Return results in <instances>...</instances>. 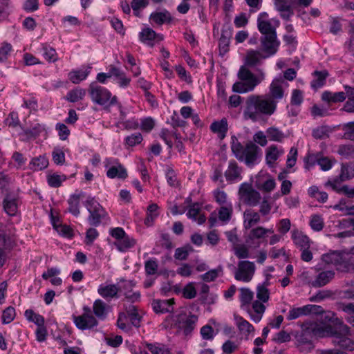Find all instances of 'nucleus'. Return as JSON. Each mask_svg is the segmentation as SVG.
Instances as JSON below:
<instances>
[{
	"instance_id": "35",
	"label": "nucleus",
	"mask_w": 354,
	"mask_h": 354,
	"mask_svg": "<svg viewBox=\"0 0 354 354\" xmlns=\"http://www.w3.org/2000/svg\"><path fill=\"white\" fill-rule=\"evenodd\" d=\"M234 319L236 325L241 333L245 335H249L254 331V326L242 317L235 316Z\"/></svg>"
},
{
	"instance_id": "18",
	"label": "nucleus",
	"mask_w": 354,
	"mask_h": 354,
	"mask_svg": "<svg viewBox=\"0 0 354 354\" xmlns=\"http://www.w3.org/2000/svg\"><path fill=\"white\" fill-rule=\"evenodd\" d=\"M242 167H239L236 161L230 160L224 175L229 183H236L242 180Z\"/></svg>"
},
{
	"instance_id": "42",
	"label": "nucleus",
	"mask_w": 354,
	"mask_h": 354,
	"mask_svg": "<svg viewBox=\"0 0 354 354\" xmlns=\"http://www.w3.org/2000/svg\"><path fill=\"white\" fill-rule=\"evenodd\" d=\"M268 54L262 56L260 52L251 50L247 53L245 63L249 66H254L258 64L262 58H267Z\"/></svg>"
},
{
	"instance_id": "55",
	"label": "nucleus",
	"mask_w": 354,
	"mask_h": 354,
	"mask_svg": "<svg viewBox=\"0 0 354 354\" xmlns=\"http://www.w3.org/2000/svg\"><path fill=\"white\" fill-rule=\"evenodd\" d=\"M304 315H308L306 305L301 307L291 308L287 315V319L293 320Z\"/></svg>"
},
{
	"instance_id": "15",
	"label": "nucleus",
	"mask_w": 354,
	"mask_h": 354,
	"mask_svg": "<svg viewBox=\"0 0 354 354\" xmlns=\"http://www.w3.org/2000/svg\"><path fill=\"white\" fill-rule=\"evenodd\" d=\"M5 212L9 216H15L18 212V207L21 204L19 189L12 192L6 196L2 201Z\"/></svg>"
},
{
	"instance_id": "49",
	"label": "nucleus",
	"mask_w": 354,
	"mask_h": 354,
	"mask_svg": "<svg viewBox=\"0 0 354 354\" xmlns=\"http://www.w3.org/2000/svg\"><path fill=\"white\" fill-rule=\"evenodd\" d=\"M143 138L140 133L136 132L131 133L124 138V143L128 147H133L142 141Z\"/></svg>"
},
{
	"instance_id": "37",
	"label": "nucleus",
	"mask_w": 354,
	"mask_h": 354,
	"mask_svg": "<svg viewBox=\"0 0 354 354\" xmlns=\"http://www.w3.org/2000/svg\"><path fill=\"white\" fill-rule=\"evenodd\" d=\"M322 100L328 103L342 102L346 99V93L343 91L332 93L330 91H324L322 95Z\"/></svg>"
},
{
	"instance_id": "45",
	"label": "nucleus",
	"mask_w": 354,
	"mask_h": 354,
	"mask_svg": "<svg viewBox=\"0 0 354 354\" xmlns=\"http://www.w3.org/2000/svg\"><path fill=\"white\" fill-rule=\"evenodd\" d=\"M149 4V0H132L131 7L133 15L137 17H141L142 10L145 9Z\"/></svg>"
},
{
	"instance_id": "9",
	"label": "nucleus",
	"mask_w": 354,
	"mask_h": 354,
	"mask_svg": "<svg viewBox=\"0 0 354 354\" xmlns=\"http://www.w3.org/2000/svg\"><path fill=\"white\" fill-rule=\"evenodd\" d=\"M305 333L316 337H334L337 335L338 325L332 326L330 324L319 323L317 322H306L302 325Z\"/></svg>"
},
{
	"instance_id": "26",
	"label": "nucleus",
	"mask_w": 354,
	"mask_h": 354,
	"mask_svg": "<svg viewBox=\"0 0 354 354\" xmlns=\"http://www.w3.org/2000/svg\"><path fill=\"white\" fill-rule=\"evenodd\" d=\"M284 153V149L282 147L272 145L268 147L266 151V162L269 165H272L275 161Z\"/></svg>"
},
{
	"instance_id": "39",
	"label": "nucleus",
	"mask_w": 354,
	"mask_h": 354,
	"mask_svg": "<svg viewBox=\"0 0 354 354\" xmlns=\"http://www.w3.org/2000/svg\"><path fill=\"white\" fill-rule=\"evenodd\" d=\"M48 165V160L44 156H39L33 158L29 164L30 169L34 171H41L46 168Z\"/></svg>"
},
{
	"instance_id": "1",
	"label": "nucleus",
	"mask_w": 354,
	"mask_h": 354,
	"mask_svg": "<svg viewBox=\"0 0 354 354\" xmlns=\"http://www.w3.org/2000/svg\"><path fill=\"white\" fill-rule=\"evenodd\" d=\"M287 86L285 80L279 77L272 80L268 93L248 95L243 106V119L252 122L266 121L277 111L278 103L283 98Z\"/></svg>"
},
{
	"instance_id": "61",
	"label": "nucleus",
	"mask_w": 354,
	"mask_h": 354,
	"mask_svg": "<svg viewBox=\"0 0 354 354\" xmlns=\"http://www.w3.org/2000/svg\"><path fill=\"white\" fill-rule=\"evenodd\" d=\"M332 292L328 290H319L315 295L310 297L309 300L312 302H320L324 299L331 297Z\"/></svg>"
},
{
	"instance_id": "46",
	"label": "nucleus",
	"mask_w": 354,
	"mask_h": 354,
	"mask_svg": "<svg viewBox=\"0 0 354 354\" xmlns=\"http://www.w3.org/2000/svg\"><path fill=\"white\" fill-rule=\"evenodd\" d=\"M250 230V231L248 236V242H253L256 240L263 239L266 237L264 227L257 226Z\"/></svg>"
},
{
	"instance_id": "23",
	"label": "nucleus",
	"mask_w": 354,
	"mask_h": 354,
	"mask_svg": "<svg viewBox=\"0 0 354 354\" xmlns=\"http://www.w3.org/2000/svg\"><path fill=\"white\" fill-rule=\"evenodd\" d=\"M261 221L260 214L253 209H247L243 213V227L250 230Z\"/></svg>"
},
{
	"instance_id": "63",
	"label": "nucleus",
	"mask_w": 354,
	"mask_h": 354,
	"mask_svg": "<svg viewBox=\"0 0 354 354\" xmlns=\"http://www.w3.org/2000/svg\"><path fill=\"white\" fill-rule=\"evenodd\" d=\"M213 195L214 197V199L216 203H218L219 205H226L228 203L227 202V194L221 189H215L213 192Z\"/></svg>"
},
{
	"instance_id": "41",
	"label": "nucleus",
	"mask_w": 354,
	"mask_h": 354,
	"mask_svg": "<svg viewBox=\"0 0 354 354\" xmlns=\"http://www.w3.org/2000/svg\"><path fill=\"white\" fill-rule=\"evenodd\" d=\"M159 207L156 203H151L147 209V217L145 219V224L150 226L153 224V221L159 215Z\"/></svg>"
},
{
	"instance_id": "28",
	"label": "nucleus",
	"mask_w": 354,
	"mask_h": 354,
	"mask_svg": "<svg viewBox=\"0 0 354 354\" xmlns=\"http://www.w3.org/2000/svg\"><path fill=\"white\" fill-rule=\"evenodd\" d=\"M17 189L12 186L11 177L3 172L0 173V194L6 196V194L15 192Z\"/></svg>"
},
{
	"instance_id": "34",
	"label": "nucleus",
	"mask_w": 354,
	"mask_h": 354,
	"mask_svg": "<svg viewBox=\"0 0 354 354\" xmlns=\"http://www.w3.org/2000/svg\"><path fill=\"white\" fill-rule=\"evenodd\" d=\"M93 312L96 317L104 319L107 315V305L102 299H96L93 304Z\"/></svg>"
},
{
	"instance_id": "32",
	"label": "nucleus",
	"mask_w": 354,
	"mask_h": 354,
	"mask_svg": "<svg viewBox=\"0 0 354 354\" xmlns=\"http://www.w3.org/2000/svg\"><path fill=\"white\" fill-rule=\"evenodd\" d=\"M210 129L214 133L218 134L221 139H223L228 130L227 121L226 118H223L218 121H214L211 124Z\"/></svg>"
},
{
	"instance_id": "2",
	"label": "nucleus",
	"mask_w": 354,
	"mask_h": 354,
	"mask_svg": "<svg viewBox=\"0 0 354 354\" xmlns=\"http://www.w3.org/2000/svg\"><path fill=\"white\" fill-rule=\"evenodd\" d=\"M266 12H261L257 18V27L262 35L260 41L262 50L268 53L267 57L274 55L278 50L280 41L277 39L276 28L267 20Z\"/></svg>"
},
{
	"instance_id": "6",
	"label": "nucleus",
	"mask_w": 354,
	"mask_h": 354,
	"mask_svg": "<svg viewBox=\"0 0 354 354\" xmlns=\"http://www.w3.org/2000/svg\"><path fill=\"white\" fill-rule=\"evenodd\" d=\"M88 92L91 101L95 104L103 106L104 109L118 104L117 96L113 95L108 88L95 82L90 84Z\"/></svg>"
},
{
	"instance_id": "8",
	"label": "nucleus",
	"mask_w": 354,
	"mask_h": 354,
	"mask_svg": "<svg viewBox=\"0 0 354 354\" xmlns=\"http://www.w3.org/2000/svg\"><path fill=\"white\" fill-rule=\"evenodd\" d=\"M84 205L89 213L87 221L90 225L97 227L108 217L106 210L93 197L88 196Z\"/></svg>"
},
{
	"instance_id": "19",
	"label": "nucleus",
	"mask_w": 354,
	"mask_h": 354,
	"mask_svg": "<svg viewBox=\"0 0 354 354\" xmlns=\"http://www.w3.org/2000/svg\"><path fill=\"white\" fill-rule=\"evenodd\" d=\"M174 304L175 299L174 298L169 299H153L151 303L152 309L156 314L173 312Z\"/></svg>"
},
{
	"instance_id": "33",
	"label": "nucleus",
	"mask_w": 354,
	"mask_h": 354,
	"mask_svg": "<svg viewBox=\"0 0 354 354\" xmlns=\"http://www.w3.org/2000/svg\"><path fill=\"white\" fill-rule=\"evenodd\" d=\"M275 6L277 10L281 12V17L286 20L293 15L291 6L286 0H276Z\"/></svg>"
},
{
	"instance_id": "29",
	"label": "nucleus",
	"mask_w": 354,
	"mask_h": 354,
	"mask_svg": "<svg viewBox=\"0 0 354 354\" xmlns=\"http://www.w3.org/2000/svg\"><path fill=\"white\" fill-rule=\"evenodd\" d=\"M136 243V239L129 236L128 234H125L121 239L114 242V245H115L116 248L122 252L128 251L129 249L134 247Z\"/></svg>"
},
{
	"instance_id": "43",
	"label": "nucleus",
	"mask_w": 354,
	"mask_h": 354,
	"mask_svg": "<svg viewBox=\"0 0 354 354\" xmlns=\"http://www.w3.org/2000/svg\"><path fill=\"white\" fill-rule=\"evenodd\" d=\"M146 347L151 354H172L167 346L160 343H149Z\"/></svg>"
},
{
	"instance_id": "11",
	"label": "nucleus",
	"mask_w": 354,
	"mask_h": 354,
	"mask_svg": "<svg viewBox=\"0 0 354 354\" xmlns=\"http://www.w3.org/2000/svg\"><path fill=\"white\" fill-rule=\"evenodd\" d=\"M106 169V176L109 178H118L124 180L127 178L128 174L126 168L115 158H106L103 162Z\"/></svg>"
},
{
	"instance_id": "51",
	"label": "nucleus",
	"mask_w": 354,
	"mask_h": 354,
	"mask_svg": "<svg viewBox=\"0 0 354 354\" xmlns=\"http://www.w3.org/2000/svg\"><path fill=\"white\" fill-rule=\"evenodd\" d=\"M127 314L130 317L131 324L134 326H139L140 322V317L138 313L137 308L133 305H130L126 308Z\"/></svg>"
},
{
	"instance_id": "25",
	"label": "nucleus",
	"mask_w": 354,
	"mask_h": 354,
	"mask_svg": "<svg viewBox=\"0 0 354 354\" xmlns=\"http://www.w3.org/2000/svg\"><path fill=\"white\" fill-rule=\"evenodd\" d=\"M335 277V272L332 270L320 272L315 279L311 282L315 288H320L328 284Z\"/></svg>"
},
{
	"instance_id": "64",
	"label": "nucleus",
	"mask_w": 354,
	"mask_h": 354,
	"mask_svg": "<svg viewBox=\"0 0 354 354\" xmlns=\"http://www.w3.org/2000/svg\"><path fill=\"white\" fill-rule=\"evenodd\" d=\"M238 349V345L233 341L227 340L222 346V351L225 354H232Z\"/></svg>"
},
{
	"instance_id": "21",
	"label": "nucleus",
	"mask_w": 354,
	"mask_h": 354,
	"mask_svg": "<svg viewBox=\"0 0 354 354\" xmlns=\"http://www.w3.org/2000/svg\"><path fill=\"white\" fill-rule=\"evenodd\" d=\"M140 40L150 46H153L155 41H162L163 37L160 34H157L150 28H145L139 33Z\"/></svg>"
},
{
	"instance_id": "58",
	"label": "nucleus",
	"mask_w": 354,
	"mask_h": 354,
	"mask_svg": "<svg viewBox=\"0 0 354 354\" xmlns=\"http://www.w3.org/2000/svg\"><path fill=\"white\" fill-rule=\"evenodd\" d=\"M158 269V261L155 258L150 259L145 263V270L147 275L155 274Z\"/></svg>"
},
{
	"instance_id": "53",
	"label": "nucleus",
	"mask_w": 354,
	"mask_h": 354,
	"mask_svg": "<svg viewBox=\"0 0 354 354\" xmlns=\"http://www.w3.org/2000/svg\"><path fill=\"white\" fill-rule=\"evenodd\" d=\"M122 125L123 129L127 131L136 130L139 128V122L136 118H131L128 120L124 119V120L119 121L118 126Z\"/></svg>"
},
{
	"instance_id": "36",
	"label": "nucleus",
	"mask_w": 354,
	"mask_h": 354,
	"mask_svg": "<svg viewBox=\"0 0 354 354\" xmlns=\"http://www.w3.org/2000/svg\"><path fill=\"white\" fill-rule=\"evenodd\" d=\"M313 75L314 77L313 80L311 82V86L313 88L317 89L322 87L325 83L326 78L328 76V73L326 70L321 71H315Z\"/></svg>"
},
{
	"instance_id": "7",
	"label": "nucleus",
	"mask_w": 354,
	"mask_h": 354,
	"mask_svg": "<svg viewBox=\"0 0 354 354\" xmlns=\"http://www.w3.org/2000/svg\"><path fill=\"white\" fill-rule=\"evenodd\" d=\"M331 316H326L330 321L338 325L337 335L333 337V342L334 344L348 351L354 350V342L348 336L351 335L349 327L344 324L343 322L335 316L333 313H330Z\"/></svg>"
},
{
	"instance_id": "52",
	"label": "nucleus",
	"mask_w": 354,
	"mask_h": 354,
	"mask_svg": "<svg viewBox=\"0 0 354 354\" xmlns=\"http://www.w3.org/2000/svg\"><path fill=\"white\" fill-rule=\"evenodd\" d=\"M43 56L45 59L49 62H55L58 59L57 53L52 47L47 45H43Z\"/></svg>"
},
{
	"instance_id": "20",
	"label": "nucleus",
	"mask_w": 354,
	"mask_h": 354,
	"mask_svg": "<svg viewBox=\"0 0 354 354\" xmlns=\"http://www.w3.org/2000/svg\"><path fill=\"white\" fill-rule=\"evenodd\" d=\"M92 66L90 65H83L81 68L73 69L68 74V80L73 84H80L85 80L91 73Z\"/></svg>"
},
{
	"instance_id": "59",
	"label": "nucleus",
	"mask_w": 354,
	"mask_h": 354,
	"mask_svg": "<svg viewBox=\"0 0 354 354\" xmlns=\"http://www.w3.org/2000/svg\"><path fill=\"white\" fill-rule=\"evenodd\" d=\"M65 180L66 177L64 176H60L55 174L49 175L47 178V181L49 186L55 188L60 187L62 182Z\"/></svg>"
},
{
	"instance_id": "60",
	"label": "nucleus",
	"mask_w": 354,
	"mask_h": 354,
	"mask_svg": "<svg viewBox=\"0 0 354 354\" xmlns=\"http://www.w3.org/2000/svg\"><path fill=\"white\" fill-rule=\"evenodd\" d=\"M310 225L314 231H321L324 227L323 218L319 215H313L310 221Z\"/></svg>"
},
{
	"instance_id": "13",
	"label": "nucleus",
	"mask_w": 354,
	"mask_h": 354,
	"mask_svg": "<svg viewBox=\"0 0 354 354\" xmlns=\"http://www.w3.org/2000/svg\"><path fill=\"white\" fill-rule=\"evenodd\" d=\"M256 266L254 262L240 261L234 271V279L244 283L250 282L255 273Z\"/></svg>"
},
{
	"instance_id": "16",
	"label": "nucleus",
	"mask_w": 354,
	"mask_h": 354,
	"mask_svg": "<svg viewBox=\"0 0 354 354\" xmlns=\"http://www.w3.org/2000/svg\"><path fill=\"white\" fill-rule=\"evenodd\" d=\"M75 326L82 330H93L98 325L96 317L91 313H83L81 315L73 316Z\"/></svg>"
},
{
	"instance_id": "62",
	"label": "nucleus",
	"mask_w": 354,
	"mask_h": 354,
	"mask_svg": "<svg viewBox=\"0 0 354 354\" xmlns=\"http://www.w3.org/2000/svg\"><path fill=\"white\" fill-rule=\"evenodd\" d=\"M55 129L58 131V135L62 140H65L70 135V130L67 126L63 123H57Z\"/></svg>"
},
{
	"instance_id": "3",
	"label": "nucleus",
	"mask_w": 354,
	"mask_h": 354,
	"mask_svg": "<svg viewBox=\"0 0 354 354\" xmlns=\"http://www.w3.org/2000/svg\"><path fill=\"white\" fill-rule=\"evenodd\" d=\"M231 149L237 160L244 162L248 166L256 164L261 155V149L254 142H248L243 146L235 136L231 137Z\"/></svg>"
},
{
	"instance_id": "54",
	"label": "nucleus",
	"mask_w": 354,
	"mask_h": 354,
	"mask_svg": "<svg viewBox=\"0 0 354 354\" xmlns=\"http://www.w3.org/2000/svg\"><path fill=\"white\" fill-rule=\"evenodd\" d=\"M155 120L151 117H146L140 119L139 128L144 132L149 133L155 127Z\"/></svg>"
},
{
	"instance_id": "57",
	"label": "nucleus",
	"mask_w": 354,
	"mask_h": 354,
	"mask_svg": "<svg viewBox=\"0 0 354 354\" xmlns=\"http://www.w3.org/2000/svg\"><path fill=\"white\" fill-rule=\"evenodd\" d=\"M16 316L15 309L12 306H8L2 313L1 320L3 324H10Z\"/></svg>"
},
{
	"instance_id": "40",
	"label": "nucleus",
	"mask_w": 354,
	"mask_h": 354,
	"mask_svg": "<svg viewBox=\"0 0 354 354\" xmlns=\"http://www.w3.org/2000/svg\"><path fill=\"white\" fill-rule=\"evenodd\" d=\"M86 95V90L84 88L77 87L69 91L66 95V100L70 102H77L82 100Z\"/></svg>"
},
{
	"instance_id": "48",
	"label": "nucleus",
	"mask_w": 354,
	"mask_h": 354,
	"mask_svg": "<svg viewBox=\"0 0 354 354\" xmlns=\"http://www.w3.org/2000/svg\"><path fill=\"white\" fill-rule=\"evenodd\" d=\"M239 299L242 306H248L253 299L254 292L248 288L240 289Z\"/></svg>"
},
{
	"instance_id": "27",
	"label": "nucleus",
	"mask_w": 354,
	"mask_h": 354,
	"mask_svg": "<svg viewBox=\"0 0 354 354\" xmlns=\"http://www.w3.org/2000/svg\"><path fill=\"white\" fill-rule=\"evenodd\" d=\"M271 277V274H266V280L262 283H259L257 286V297L261 302H267L270 299V291L268 287L270 285L269 280Z\"/></svg>"
},
{
	"instance_id": "50",
	"label": "nucleus",
	"mask_w": 354,
	"mask_h": 354,
	"mask_svg": "<svg viewBox=\"0 0 354 354\" xmlns=\"http://www.w3.org/2000/svg\"><path fill=\"white\" fill-rule=\"evenodd\" d=\"M338 309L352 316L347 318V322L354 326V303H340Z\"/></svg>"
},
{
	"instance_id": "24",
	"label": "nucleus",
	"mask_w": 354,
	"mask_h": 354,
	"mask_svg": "<svg viewBox=\"0 0 354 354\" xmlns=\"http://www.w3.org/2000/svg\"><path fill=\"white\" fill-rule=\"evenodd\" d=\"M149 19L157 25H162L164 24H169L172 21L171 13L166 9L160 11L153 12L150 16Z\"/></svg>"
},
{
	"instance_id": "38",
	"label": "nucleus",
	"mask_w": 354,
	"mask_h": 354,
	"mask_svg": "<svg viewBox=\"0 0 354 354\" xmlns=\"http://www.w3.org/2000/svg\"><path fill=\"white\" fill-rule=\"evenodd\" d=\"M266 133L270 141L282 142L287 138L286 135L277 127H269L266 129Z\"/></svg>"
},
{
	"instance_id": "10",
	"label": "nucleus",
	"mask_w": 354,
	"mask_h": 354,
	"mask_svg": "<svg viewBox=\"0 0 354 354\" xmlns=\"http://www.w3.org/2000/svg\"><path fill=\"white\" fill-rule=\"evenodd\" d=\"M322 260L328 263L335 266L337 270L342 272H354V261L347 260L345 257L339 252H333L325 254L322 256Z\"/></svg>"
},
{
	"instance_id": "4",
	"label": "nucleus",
	"mask_w": 354,
	"mask_h": 354,
	"mask_svg": "<svg viewBox=\"0 0 354 354\" xmlns=\"http://www.w3.org/2000/svg\"><path fill=\"white\" fill-rule=\"evenodd\" d=\"M198 319L196 315L182 312L169 315L165 319V323L171 328L176 329L177 333L188 336L195 329Z\"/></svg>"
},
{
	"instance_id": "44",
	"label": "nucleus",
	"mask_w": 354,
	"mask_h": 354,
	"mask_svg": "<svg viewBox=\"0 0 354 354\" xmlns=\"http://www.w3.org/2000/svg\"><path fill=\"white\" fill-rule=\"evenodd\" d=\"M24 316L28 322L35 323L37 326L44 325L45 319L43 316L35 313L32 309H27Z\"/></svg>"
},
{
	"instance_id": "12",
	"label": "nucleus",
	"mask_w": 354,
	"mask_h": 354,
	"mask_svg": "<svg viewBox=\"0 0 354 354\" xmlns=\"http://www.w3.org/2000/svg\"><path fill=\"white\" fill-rule=\"evenodd\" d=\"M240 199L249 206H257L260 201L261 195L259 192L252 187L250 183L241 184L239 189Z\"/></svg>"
},
{
	"instance_id": "22",
	"label": "nucleus",
	"mask_w": 354,
	"mask_h": 354,
	"mask_svg": "<svg viewBox=\"0 0 354 354\" xmlns=\"http://www.w3.org/2000/svg\"><path fill=\"white\" fill-rule=\"evenodd\" d=\"M201 205L198 203H195L189 205L186 215L189 219L201 225L205 222L206 217L204 214H201Z\"/></svg>"
},
{
	"instance_id": "47",
	"label": "nucleus",
	"mask_w": 354,
	"mask_h": 354,
	"mask_svg": "<svg viewBox=\"0 0 354 354\" xmlns=\"http://www.w3.org/2000/svg\"><path fill=\"white\" fill-rule=\"evenodd\" d=\"M232 211L233 207L231 203L221 207L218 213L219 220L225 223L228 222L231 218Z\"/></svg>"
},
{
	"instance_id": "31",
	"label": "nucleus",
	"mask_w": 354,
	"mask_h": 354,
	"mask_svg": "<svg viewBox=\"0 0 354 354\" xmlns=\"http://www.w3.org/2000/svg\"><path fill=\"white\" fill-rule=\"evenodd\" d=\"M82 195L83 193L72 194L67 201L68 204V211L76 217L80 214V203Z\"/></svg>"
},
{
	"instance_id": "30",
	"label": "nucleus",
	"mask_w": 354,
	"mask_h": 354,
	"mask_svg": "<svg viewBox=\"0 0 354 354\" xmlns=\"http://www.w3.org/2000/svg\"><path fill=\"white\" fill-rule=\"evenodd\" d=\"M291 238L297 247L300 248V249L310 248V239L303 232L295 230L292 232Z\"/></svg>"
},
{
	"instance_id": "14",
	"label": "nucleus",
	"mask_w": 354,
	"mask_h": 354,
	"mask_svg": "<svg viewBox=\"0 0 354 354\" xmlns=\"http://www.w3.org/2000/svg\"><path fill=\"white\" fill-rule=\"evenodd\" d=\"M120 287V296L121 294L124 296L125 299L128 301L134 303L140 301V292L139 291H134L133 288L136 286V283L133 280H126L120 279L119 281Z\"/></svg>"
},
{
	"instance_id": "5",
	"label": "nucleus",
	"mask_w": 354,
	"mask_h": 354,
	"mask_svg": "<svg viewBox=\"0 0 354 354\" xmlns=\"http://www.w3.org/2000/svg\"><path fill=\"white\" fill-rule=\"evenodd\" d=\"M257 75H254L250 70L241 67L238 76L240 82H235L232 91L238 93H246L252 91L265 79V73L262 69H257Z\"/></svg>"
},
{
	"instance_id": "56",
	"label": "nucleus",
	"mask_w": 354,
	"mask_h": 354,
	"mask_svg": "<svg viewBox=\"0 0 354 354\" xmlns=\"http://www.w3.org/2000/svg\"><path fill=\"white\" fill-rule=\"evenodd\" d=\"M222 272L221 266L217 268L210 270L207 272L200 276L201 279L205 282L214 281L219 275V273Z\"/></svg>"
},
{
	"instance_id": "17",
	"label": "nucleus",
	"mask_w": 354,
	"mask_h": 354,
	"mask_svg": "<svg viewBox=\"0 0 354 354\" xmlns=\"http://www.w3.org/2000/svg\"><path fill=\"white\" fill-rule=\"evenodd\" d=\"M97 293L106 301L118 299L120 298V287L118 284L103 283L98 286Z\"/></svg>"
}]
</instances>
